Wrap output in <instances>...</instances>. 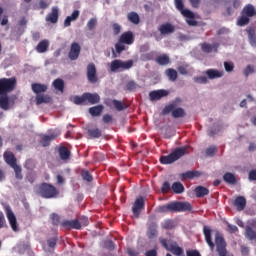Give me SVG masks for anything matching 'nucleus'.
I'll return each mask as SVG.
<instances>
[{
	"mask_svg": "<svg viewBox=\"0 0 256 256\" xmlns=\"http://www.w3.org/2000/svg\"><path fill=\"white\" fill-rule=\"evenodd\" d=\"M194 81L195 83H200L202 85H205L208 83L209 80L205 76H197V77H194Z\"/></svg>",
	"mask_w": 256,
	"mask_h": 256,
	"instance_id": "nucleus-55",
	"label": "nucleus"
},
{
	"mask_svg": "<svg viewBox=\"0 0 256 256\" xmlns=\"http://www.w3.org/2000/svg\"><path fill=\"white\" fill-rule=\"evenodd\" d=\"M166 75L169 78L170 81H177V70L173 68H169L166 70Z\"/></svg>",
	"mask_w": 256,
	"mask_h": 256,
	"instance_id": "nucleus-45",
	"label": "nucleus"
},
{
	"mask_svg": "<svg viewBox=\"0 0 256 256\" xmlns=\"http://www.w3.org/2000/svg\"><path fill=\"white\" fill-rule=\"evenodd\" d=\"M193 206L189 202H170L168 204L159 206V213H181L183 211H192Z\"/></svg>",
	"mask_w": 256,
	"mask_h": 256,
	"instance_id": "nucleus-1",
	"label": "nucleus"
},
{
	"mask_svg": "<svg viewBox=\"0 0 256 256\" xmlns=\"http://www.w3.org/2000/svg\"><path fill=\"white\" fill-rule=\"evenodd\" d=\"M115 49H116V53L121 55V52L125 51V44L118 40V43L115 44Z\"/></svg>",
	"mask_w": 256,
	"mask_h": 256,
	"instance_id": "nucleus-54",
	"label": "nucleus"
},
{
	"mask_svg": "<svg viewBox=\"0 0 256 256\" xmlns=\"http://www.w3.org/2000/svg\"><path fill=\"white\" fill-rule=\"evenodd\" d=\"M145 209V199L142 196L138 197L132 207V213L136 219H139L141 211Z\"/></svg>",
	"mask_w": 256,
	"mask_h": 256,
	"instance_id": "nucleus-12",
	"label": "nucleus"
},
{
	"mask_svg": "<svg viewBox=\"0 0 256 256\" xmlns=\"http://www.w3.org/2000/svg\"><path fill=\"white\" fill-rule=\"evenodd\" d=\"M245 237L249 239V241H256V229L253 230L251 226H247L245 230Z\"/></svg>",
	"mask_w": 256,
	"mask_h": 256,
	"instance_id": "nucleus-41",
	"label": "nucleus"
},
{
	"mask_svg": "<svg viewBox=\"0 0 256 256\" xmlns=\"http://www.w3.org/2000/svg\"><path fill=\"white\" fill-rule=\"evenodd\" d=\"M15 87H17V79L15 77L0 79V95H7V93L15 91Z\"/></svg>",
	"mask_w": 256,
	"mask_h": 256,
	"instance_id": "nucleus-7",
	"label": "nucleus"
},
{
	"mask_svg": "<svg viewBox=\"0 0 256 256\" xmlns=\"http://www.w3.org/2000/svg\"><path fill=\"white\" fill-rule=\"evenodd\" d=\"M131 67H133V60L123 61L116 59L110 64V70L112 73H116V71H119V69L122 71H128V69H131Z\"/></svg>",
	"mask_w": 256,
	"mask_h": 256,
	"instance_id": "nucleus-9",
	"label": "nucleus"
},
{
	"mask_svg": "<svg viewBox=\"0 0 256 256\" xmlns=\"http://www.w3.org/2000/svg\"><path fill=\"white\" fill-rule=\"evenodd\" d=\"M118 41L120 43H124V45H133L135 42V36L132 31H127L120 35Z\"/></svg>",
	"mask_w": 256,
	"mask_h": 256,
	"instance_id": "nucleus-17",
	"label": "nucleus"
},
{
	"mask_svg": "<svg viewBox=\"0 0 256 256\" xmlns=\"http://www.w3.org/2000/svg\"><path fill=\"white\" fill-rule=\"evenodd\" d=\"M81 176L82 179L84 181H87L88 183H91V181H93V175H91V172H89V170H82Z\"/></svg>",
	"mask_w": 256,
	"mask_h": 256,
	"instance_id": "nucleus-48",
	"label": "nucleus"
},
{
	"mask_svg": "<svg viewBox=\"0 0 256 256\" xmlns=\"http://www.w3.org/2000/svg\"><path fill=\"white\" fill-rule=\"evenodd\" d=\"M127 19L130 23H133V25H139V23H141V18L137 12H129L127 14Z\"/></svg>",
	"mask_w": 256,
	"mask_h": 256,
	"instance_id": "nucleus-36",
	"label": "nucleus"
},
{
	"mask_svg": "<svg viewBox=\"0 0 256 256\" xmlns=\"http://www.w3.org/2000/svg\"><path fill=\"white\" fill-rule=\"evenodd\" d=\"M167 96H169V91L165 89L154 90L149 93L150 101H160Z\"/></svg>",
	"mask_w": 256,
	"mask_h": 256,
	"instance_id": "nucleus-16",
	"label": "nucleus"
},
{
	"mask_svg": "<svg viewBox=\"0 0 256 256\" xmlns=\"http://www.w3.org/2000/svg\"><path fill=\"white\" fill-rule=\"evenodd\" d=\"M242 16L238 19L237 25L239 27H245V25H249V16H245L244 14H241Z\"/></svg>",
	"mask_w": 256,
	"mask_h": 256,
	"instance_id": "nucleus-47",
	"label": "nucleus"
},
{
	"mask_svg": "<svg viewBox=\"0 0 256 256\" xmlns=\"http://www.w3.org/2000/svg\"><path fill=\"white\" fill-rule=\"evenodd\" d=\"M113 35H119L121 33V25L119 23L112 24Z\"/></svg>",
	"mask_w": 256,
	"mask_h": 256,
	"instance_id": "nucleus-59",
	"label": "nucleus"
},
{
	"mask_svg": "<svg viewBox=\"0 0 256 256\" xmlns=\"http://www.w3.org/2000/svg\"><path fill=\"white\" fill-rule=\"evenodd\" d=\"M234 206L236 207L237 211H243L245 207H247V200L243 196H238L234 200Z\"/></svg>",
	"mask_w": 256,
	"mask_h": 256,
	"instance_id": "nucleus-23",
	"label": "nucleus"
},
{
	"mask_svg": "<svg viewBox=\"0 0 256 256\" xmlns=\"http://www.w3.org/2000/svg\"><path fill=\"white\" fill-rule=\"evenodd\" d=\"M36 105H43V103H51V96L47 94L36 95Z\"/></svg>",
	"mask_w": 256,
	"mask_h": 256,
	"instance_id": "nucleus-35",
	"label": "nucleus"
},
{
	"mask_svg": "<svg viewBox=\"0 0 256 256\" xmlns=\"http://www.w3.org/2000/svg\"><path fill=\"white\" fill-rule=\"evenodd\" d=\"M158 31L161 33V35H171V33H175V26L167 22L160 25Z\"/></svg>",
	"mask_w": 256,
	"mask_h": 256,
	"instance_id": "nucleus-20",
	"label": "nucleus"
},
{
	"mask_svg": "<svg viewBox=\"0 0 256 256\" xmlns=\"http://www.w3.org/2000/svg\"><path fill=\"white\" fill-rule=\"evenodd\" d=\"M224 69L227 73H231L235 69V64L233 62H224Z\"/></svg>",
	"mask_w": 256,
	"mask_h": 256,
	"instance_id": "nucleus-53",
	"label": "nucleus"
},
{
	"mask_svg": "<svg viewBox=\"0 0 256 256\" xmlns=\"http://www.w3.org/2000/svg\"><path fill=\"white\" fill-rule=\"evenodd\" d=\"M95 27H97V19L96 18H91L87 22V28H88L89 31H93V29H95Z\"/></svg>",
	"mask_w": 256,
	"mask_h": 256,
	"instance_id": "nucleus-52",
	"label": "nucleus"
},
{
	"mask_svg": "<svg viewBox=\"0 0 256 256\" xmlns=\"http://www.w3.org/2000/svg\"><path fill=\"white\" fill-rule=\"evenodd\" d=\"M53 87L56 91H61L63 93V90L65 89V82L61 78L55 79L53 81Z\"/></svg>",
	"mask_w": 256,
	"mask_h": 256,
	"instance_id": "nucleus-44",
	"label": "nucleus"
},
{
	"mask_svg": "<svg viewBox=\"0 0 256 256\" xmlns=\"http://www.w3.org/2000/svg\"><path fill=\"white\" fill-rule=\"evenodd\" d=\"M161 191L162 193H169V191H171V184H169V182H164Z\"/></svg>",
	"mask_w": 256,
	"mask_h": 256,
	"instance_id": "nucleus-62",
	"label": "nucleus"
},
{
	"mask_svg": "<svg viewBox=\"0 0 256 256\" xmlns=\"http://www.w3.org/2000/svg\"><path fill=\"white\" fill-rule=\"evenodd\" d=\"M79 19V10H74L70 16H67L64 20V27H71L72 21Z\"/></svg>",
	"mask_w": 256,
	"mask_h": 256,
	"instance_id": "nucleus-30",
	"label": "nucleus"
},
{
	"mask_svg": "<svg viewBox=\"0 0 256 256\" xmlns=\"http://www.w3.org/2000/svg\"><path fill=\"white\" fill-rule=\"evenodd\" d=\"M88 135L91 139H99L103 135V132L99 128H94L88 130Z\"/></svg>",
	"mask_w": 256,
	"mask_h": 256,
	"instance_id": "nucleus-43",
	"label": "nucleus"
},
{
	"mask_svg": "<svg viewBox=\"0 0 256 256\" xmlns=\"http://www.w3.org/2000/svg\"><path fill=\"white\" fill-rule=\"evenodd\" d=\"M49 49V40H42L36 46L37 53H47Z\"/></svg>",
	"mask_w": 256,
	"mask_h": 256,
	"instance_id": "nucleus-34",
	"label": "nucleus"
},
{
	"mask_svg": "<svg viewBox=\"0 0 256 256\" xmlns=\"http://www.w3.org/2000/svg\"><path fill=\"white\" fill-rule=\"evenodd\" d=\"M203 233L207 245L210 247L211 251H213V249H215V243L213 242V238L211 237V233H213V230H211V227L209 226H204Z\"/></svg>",
	"mask_w": 256,
	"mask_h": 256,
	"instance_id": "nucleus-18",
	"label": "nucleus"
},
{
	"mask_svg": "<svg viewBox=\"0 0 256 256\" xmlns=\"http://www.w3.org/2000/svg\"><path fill=\"white\" fill-rule=\"evenodd\" d=\"M194 193H195L196 197L201 199L209 194V189H207L203 186H197L194 190Z\"/></svg>",
	"mask_w": 256,
	"mask_h": 256,
	"instance_id": "nucleus-37",
	"label": "nucleus"
},
{
	"mask_svg": "<svg viewBox=\"0 0 256 256\" xmlns=\"http://www.w3.org/2000/svg\"><path fill=\"white\" fill-rule=\"evenodd\" d=\"M79 55H81V45L77 42H73L70 46L68 57L70 61H77L79 59Z\"/></svg>",
	"mask_w": 256,
	"mask_h": 256,
	"instance_id": "nucleus-14",
	"label": "nucleus"
},
{
	"mask_svg": "<svg viewBox=\"0 0 256 256\" xmlns=\"http://www.w3.org/2000/svg\"><path fill=\"white\" fill-rule=\"evenodd\" d=\"M36 193L42 199H55L59 195V190L52 184L44 182L38 185Z\"/></svg>",
	"mask_w": 256,
	"mask_h": 256,
	"instance_id": "nucleus-2",
	"label": "nucleus"
},
{
	"mask_svg": "<svg viewBox=\"0 0 256 256\" xmlns=\"http://www.w3.org/2000/svg\"><path fill=\"white\" fill-rule=\"evenodd\" d=\"M187 67H189L188 65H181L178 67V73H180V75H187V73H189L187 71Z\"/></svg>",
	"mask_w": 256,
	"mask_h": 256,
	"instance_id": "nucleus-63",
	"label": "nucleus"
},
{
	"mask_svg": "<svg viewBox=\"0 0 256 256\" xmlns=\"http://www.w3.org/2000/svg\"><path fill=\"white\" fill-rule=\"evenodd\" d=\"M86 75L89 83L95 84L99 81V77L97 76V67L94 63L88 64Z\"/></svg>",
	"mask_w": 256,
	"mask_h": 256,
	"instance_id": "nucleus-13",
	"label": "nucleus"
},
{
	"mask_svg": "<svg viewBox=\"0 0 256 256\" xmlns=\"http://www.w3.org/2000/svg\"><path fill=\"white\" fill-rule=\"evenodd\" d=\"M137 89V83L135 81H129L126 84V91H135Z\"/></svg>",
	"mask_w": 256,
	"mask_h": 256,
	"instance_id": "nucleus-58",
	"label": "nucleus"
},
{
	"mask_svg": "<svg viewBox=\"0 0 256 256\" xmlns=\"http://www.w3.org/2000/svg\"><path fill=\"white\" fill-rule=\"evenodd\" d=\"M201 49L204 53H212L213 51L217 53L219 49V43H214V44L203 43L201 44Z\"/></svg>",
	"mask_w": 256,
	"mask_h": 256,
	"instance_id": "nucleus-24",
	"label": "nucleus"
},
{
	"mask_svg": "<svg viewBox=\"0 0 256 256\" xmlns=\"http://www.w3.org/2000/svg\"><path fill=\"white\" fill-rule=\"evenodd\" d=\"M61 227L67 229L68 231H71V229H76L77 231H79L81 229V222H79V220L77 219L63 220L61 222Z\"/></svg>",
	"mask_w": 256,
	"mask_h": 256,
	"instance_id": "nucleus-15",
	"label": "nucleus"
},
{
	"mask_svg": "<svg viewBox=\"0 0 256 256\" xmlns=\"http://www.w3.org/2000/svg\"><path fill=\"white\" fill-rule=\"evenodd\" d=\"M59 157L62 161H67L71 158V151H69V148L62 146L58 149Z\"/></svg>",
	"mask_w": 256,
	"mask_h": 256,
	"instance_id": "nucleus-28",
	"label": "nucleus"
},
{
	"mask_svg": "<svg viewBox=\"0 0 256 256\" xmlns=\"http://www.w3.org/2000/svg\"><path fill=\"white\" fill-rule=\"evenodd\" d=\"M173 222L172 220H166L162 224V229H173Z\"/></svg>",
	"mask_w": 256,
	"mask_h": 256,
	"instance_id": "nucleus-61",
	"label": "nucleus"
},
{
	"mask_svg": "<svg viewBox=\"0 0 256 256\" xmlns=\"http://www.w3.org/2000/svg\"><path fill=\"white\" fill-rule=\"evenodd\" d=\"M185 153H187V148H176L172 153L161 156L160 163L161 165H171V163H175V161L181 159Z\"/></svg>",
	"mask_w": 256,
	"mask_h": 256,
	"instance_id": "nucleus-6",
	"label": "nucleus"
},
{
	"mask_svg": "<svg viewBox=\"0 0 256 256\" xmlns=\"http://www.w3.org/2000/svg\"><path fill=\"white\" fill-rule=\"evenodd\" d=\"M32 91L33 93H35L36 95H41V93H46L48 87L45 84H41V83H33L31 85Z\"/></svg>",
	"mask_w": 256,
	"mask_h": 256,
	"instance_id": "nucleus-25",
	"label": "nucleus"
},
{
	"mask_svg": "<svg viewBox=\"0 0 256 256\" xmlns=\"http://www.w3.org/2000/svg\"><path fill=\"white\" fill-rule=\"evenodd\" d=\"M206 75H207L208 79H219V78L223 77L224 72L215 70V69H208V70H206Z\"/></svg>",
	"mask_w": 256,
	"mask_h": 256,
	"instance_id": "nucleus-32",
	"label": "nucleus"
},
{
	"mask_svg": "<svg viewBox=\"0 0 256 256\" xmlns=\"http://www.w3.org/2000/svg\"><path fill=\"white\" fill-rule=\"evenodd\" d=\"M247 33H248V38H249L250 44L252 45V47H255V45H256L255 30L254 29H248Z\"/></svg>",
	"mask_w": 256,
	"mask_h": 256,
	"instance_id": "nucleus-46",
	"label": "nucleus"
},
{
	"mask_svg": "<svg viewBox=\"0 0 256 256\" xmlns=\"http://www.w3.org/2000/svg\"><path fill=\"white\" fill-rule=\"evenodd\" d=\"M146 235H147L148 239H155L159 235V232L157 231V223L156 222H150L148 224Z\"/></svg>",
	"mask_w": 256,
	"mask_h": 256,
	"instance_id": "nucleus-21",
	"label": "nucleus"
},
{
	"mask_svg": "<svg viewBox=\"0 0 256 256\" xmlns=\"http://www.w3.org/2000/svg\"><path fill=\"white\" fill-rule=\"evenodd\" d=\"M223 181L228 185H237V177L231 172H226L223 175Z\"/></svg>",
	"mask_w": 256,
	"mask_h": 256,
	"instance_id": "nucleus-27",
	"label": "nucleus"
},
{
	"mask_svg": "<svg viewBox=\"0 0 256 256\" xmlns=\"http://www.w3.org/2000/svg\"><path fill=\"white\" fill-rule=\"evenodd\" d=\"M241 15H245L248 18L255 17V15H256L255 6L252 4H247L242 9Z\"/></svg>",
	"mask_w": 256,
	"mask_h": 256,
	"instance_id": "nucleus-26",
	"label": "nucleus"
},
{
	"mask_svg": "<svg viewBox=\"0 0 256 256\" xmlns=\"http://www.w3.org/2000/svg\"><path fill=\"white\" fill-rule=\"evenodd\" d=\"M174 3L176 9L181 12L183 17H186V23H188L190 27H195V25H197V21L195 20V13L189 9H185L183 0H174Z\"/></svg>",
	"mask_w": 256,
	"mask_h": 256,
	"instance_id": "nucleus-5",
	"label": "nucleus"
},
{
	"mask_svg": "<svg viewBox=\"0 0 256 256\" xmlns=\"http://www.w3.org/2000/svg\"><path fill=\"white\" fill-rule=\"evenodd\" d=\"M217 153V146H210L209 148L206 149V155L208 157H213Z\"/></svg>",
	"mask_w": 256,
	"mask_h": 256,
	"instance_id": "nucleus-57",
	"label": "nucleus"
},
{
	"mask_svg": "<svg viewBox=\"0 0 256 256\" xmlns=\"http://www.w3.org/2000/svg\"><path fill=\"white\" fill-rule=\"evenodd\" d=\"M79 19V10H74L70 16H67L64 20V27H71L72 21Z\"/></svg>",
	"mask_w": 256,
	"mask_h": 256,
	"instance_id": "nucleus-29",
	"label": "nucleus"
},
{
	"mask_svg": "<svg viewBox=\"0 0 256 256\" xmlns=\"http://www.w3.org/2000/svg\"><path fill=\"white\" fill-rule=\"evenodd\" d=\"M51 219H52V225L57 226L59 223H61V217H59V214H51Z\"/></svg>",
	"mask_w": 256,
	"mask_h": 256,
	"instance_id": "nucleus-56",
	"label": "nucleus"
},
{
	"mask_svg": "<svg viewBox=\"0 0 256 256\" xmlns=\"http://www.w3.org/2000/svg\"><path fill=\"white\" fill-rule=\"evenodd\" d=\"M252 73H255V67H253V65L246 66L243 72L244 76L247 78L252 75Z\"/></svg>",
	"mask_w": 256,
	"mask_h": 256,
	"instance_id": "nucleus-51",
	"label": "nucleus"
},
{
	"mask_svg": "<svg viewBox=\"0 0 256 256\" xmlns=\"http://www.w3.org/2000/svg\"><path fill=\"white\" fill-rule=\"evenodd\" d=\"M46 21L55 25L59 21V8L52 7L51 12L46 16Z\"/></svg>",
	"mask_w": 256,
	"mask_h": 256,
	"instance_id": "nucleus-19",
	"label": "nucleus"
},
{
	"mask_svg": "<svg viewBox=\"0 0 256 256\" xmlns=\"http://www.w3.org/2000/svg\"><path fill=\"white\" fill-rule=\"evenodd\" d=\"M176 107H177L176 104L166 105L162 110V115H169V113H171V115L174 119H181V118L185 117V115H186L185 109L180 108V107L176 108Z\"/></svg>",
	"mask_w": 256,
	"mask_h": 256,
	"instance_id": "nucleus-8",
	"label": "nucleus"
},
{
	"mask_svg": "<svg viewBox=\"0 0 256 256\" xmlns=\"http://www.w3.org/2000/svg\"><path fill=\"white\" fill-rule=\"evenodd\" d=\"M186 256H201L198 250H187Z\"/></svg>",
	"mask_w": 256,
	"mask_h": 256,
	"instance_id": "nucleus-64",
	"label": "nucleus"
},
{
	"mask_svg": "<svg viewBox=\"0 0 256 256\" xmlns=\"http://www.w3.org/2000/svg\"><path fill=\"white\" fill-rule=\"evenodd\" d=\"M89 113L92 117H99L103 113V105H97L89 108Z\"/></svg>",
	"mask_w": 256,
	"mask_h": 256,
	"instance_id": "nucleus-40",
	"label": "nucleus"
},
{
	"mask_svg": "<svg viewBox=\"0 0 256 256\" xmlns=\"http://www.w3.org/2000/svg\"><path fill=\"white\" fill-rule=\"evenodd\" d=\"M155 62L157 65H161L163 67L165 65H169L171 63V59L169 58V55L162 54L156 57Z\"/></svg>",
	"mask_w": 256,
	"mask_h": 256,
	"instance_id": "nucleus-33",
	"label": "nucleus"
},
{
	"mask_svg": "<svg viewBox=\"0 0 256 256\" xmlns=\"http://www.w3.org/2000/svg\"><path fill=\"white\" fill-rule=\"evenodd\" d=\"M4 161L9 165L15 172L16 179H23L21 166L17 165V158L11 151H5L3 154Z\"/></svg>",
	"mask_w": 256,
	"mask_h": 256,
	"instance_id": "nucleus-4",
	"label": "nucleus"
},
{
	"mask_svg": "<svg viewBox=\"0 0 256 256\" xmlns=\"http://www.w3.org/2000/svg\"><path fill=\"white\" fill-rule=\"evenodd\" d=\"M159 242L167 251H171L176 256H185L183 248L177 246V243L167 244V239L160 237Z\"/></svg>",
	"mask_w": 256,
	"mask_h": 256,
	"instance_id": "nucleus-10",
	"label": "nucleus"
},
{
	"mask_svg": "<svg viewBox=\"0 0 256 256\" xmlns=\"http://www.w3.org/2000/svg\"><path fill=\"white\" fill-rule=\"evenodd\" d=\"M105 249H108V251H115V242L112 240H106L104 242Z\"/></svg>",
	"mask_w": 256,
	"mask_h": 256,
	"instance_id": "nucleus-50",
	"label": "nucleus"
},
{
	"mask_svg": "<svg viewBox=\"0 0 256 256\" xmlns=\"http://www.w3.org/2000/svg\"><path fill=\"white\" fill-rule=\"evenodd\" d=\"M172 191L176 193V195H181L185 191V186L181 182H175L172 184Z\"/></svg>",
	"mask_w": 256,
	"mask_h": 256,
	"instance_id": "nucleus-42",
	"label": "nucleus"
},
{
	"mask_svg": "<svg viewBox=\"0 0 256 256\" xmlns=\"http://www.w3.org/2000/svg\"><path fill=\"white\" fill-rule=\"evenodd\" d=\"M199 175H201L199 171H187L181 174V179L182 181H185L187 179H195V177H199Z\"/></svg>",
	"mask_w": 256,
	"mask_h": 256,
	"instance_id": "nucleus-39",
	"label": "nucleus"
},
{
	"mask_svg": "<svg viewBox=\"0 0 256 256\" xmlns=\"http://www.w3.org/2000/svg\"><path fill=\"white\" fill-rule=\"evenodd\" d=\"M0 109L9 111V96L7 94L0 95Z\"/></svg>",
	"mask_w": 256,
	"mask_h": 256,
	"instance_id": "nucleus-38",
	"label": "nucleus"
},
{
	"mask_svg": "<svg viewBox=\"0 0 256 256\" xmlns=\"http://www.w3.org/2000/svg\"><path fill=\"white\" fill-rule=\"evenodd\" d=\"M79 19V10H74L70 16H67L64 20V27H71L72 21Z\"/></svg>",
	"mask_w": 256,
	"mask_h": 256,
	"instance_id": "nucleus-31",
	"label": "nucleus"
},
{
	"mask_svg": "<svg viewBox=\"0 0 256 256\" xmlns=\"http://www.w3.org/2000/svg\"><path fill=\"white\" fill-rule=\"evenodd\" d=\"M6 217L8 219V222L10 223V227L13 231L17 232L19 231V226L17 224V216H15V213H13V210L11 209V206L6 205L4 207Z\"/></svg>",
	"mask_w": 256,
	"mask_h": 256,
	"instance_id": "nucleus-11",
	"label": "nucleus"
},
{
	"mask_svg": "<svg viewBox=\"0 0 256 256\" xmlns=\"http://www.w3.org/2000/svg\"><path fill=\"white\" fill-rule=\"evenodd\" d=\"M100 101L101 96H99L97 93L86 92L81 96L73 97V103L75 105H97V103H100Z\"/></svg>",
	"mask_w": 256,
	"mask_h": 256,
	"instance_id": "nucleus-3",
	"label": "nucleus"
},
{
	"mask_svg": "<svg viewBox=\"0 0 256 256\" xmlns=\"http://www.w3.org/2000/svg\"><path fill=\"white\" fill-rule=\"evenodd\" d=\"M114 107L116 111H124V109H127V106H125V103L119 100H114Z\"/></svg>",
	"mask_w": 256,
	"mask_h": 256,
	"instance_id": "nucleus-49",
	"label": "nucleus"
},
{
	"mask_svg": "<svg viewBox=\"0 0 256 256\" xmlns=\"http://www.w3.org/2000/svg\"><path fill=\"white\" fill-rule=\"evenodd\" d=\"M59 137V133H53L50 135H44L41 138L42 147H49L51 145V141H55Z\"/></svg>",
	"mask_w": 256,
	"mask_h": 256,
	"instance_id": "nucleus-22",
	"label": "nucleus"
},
{
	"mask_svg": "<svg viewBox=\"0 0 256 256\" xmlns=\"http://www.w3.org/2000/svg\"><path fill=\"white\" fill-rule=\"evenodd\" d=\"M25 168L29 171H33L35 169V162L32 159H28L25 162Z\"/></svg>",
	"mask_w": 256,
	"mask_h": 256,
	"instance_id": "nucleus-60",
	"label": "nucleus"
}]
</instances>
